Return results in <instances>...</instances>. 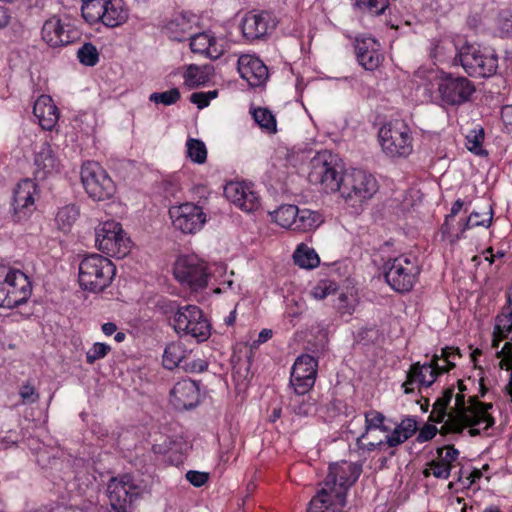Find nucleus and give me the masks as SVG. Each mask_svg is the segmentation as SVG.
Segmentation results:
<instances>
[{"label":"nucleus","mask_w":512,"mask_h":512,"mask_svg":"<svg viewBox=\"0 0 512 512\" xmlns=\"http://www.w3.org/2000/svg\"><path fill=\"white\" fill-rule=\"evenodd\" d=\"M34 164L37 167L35 173L40 179H44L48 175L58 171L59 161L49 143L43 142L36 149Z\"/></svg>","instance_id":"nucleus-30"},{"label":"nucleus","mask_w":512,"mask_h":512,"mask_svg":"<svg viewBox=\"0 0 512 512\" xmlns=\"http://www.w3.org/2000/svg\"><path fill=\"white\" fill-rule=\"evenodd\" d=\"M459 59L465 72L471 77H490L498 68V57L494 54L485 53L480 47L465 44L455 58Z\"/></svg>","instance_id":"nucleus-11"},{"label":"nucleus","mask_w":512,"mask_h":512,"mask_svg":"<svg viewBox=\"0 0 512 512\" xmlns=\"http://www.w3.org/2000/svg\"><path fill=\"white\" fill-rule=\"evenodd\" d=\"M430 468L434 477L439 479H448L452 466L444 463L439 459L438 461H432L430 463Z\"/></svg>","instance_id":"nucleus-50"},{"label":"nucleus","mask_w":512,"mask_h":512,"mask_svg":"<svg viewBox=\"0 0 512 512\" xmlns=\"http://www.w3.org/2000/svg\"><path fill=\"white\" fill-rule=\"evenodd\" d=\"M9 289L7 279L5 277L2 282L0 281V307L12 309L15 308L16 300L12 302V296L10 295Z\"/></svg>","instance_id":"nucleus-52"},{"label":"nucleus","mask_w":512,"mask_h":512,"mask_svg":"<svg viewBox=\"0 0 512 512\" xmlns=\"http://www.w3.org/2000/svg\"><path fill=\"white\" fill-rule=\"evenodd\" d=\"M190 101L196 104L199 109H203L209 105V97L203 92L193 93L190 97Z\"/></svg>","instance_id":"nucleus-61"},{"label":"nucleus","mask_w":512,"mask_h":512,"mask_svg":"<svg viewBox=\"0 0 512 512\" xmlns=\"http://www.w3.org/2000/svg\"><path fill=\"white\" fill-rule=\"evenodd\" d=\"M238 72L251 87L264 85L269 77L268 68L258 57L245 54L238 59Z\"/></svg>","instance_id":"nucleus-23"},{"label":"nucleus","mask_w":512,"mask_h":512,"mask_svg":"<svg viewBox=\"0 0 512 512\" xmlns=\"http://www.w3.org/2000/svg\"><path fill=\"white\" fill-rule=\"evenodd\" d=\"M33 114L44 130L51 131L59 120V110L49 95H41L33 106Z\"/></svg>","instance_id":"nucleus-28"},{"label":"nucleus","mask_w":512,"mask_h":512,"mask_svg":"<svg viewBox=\"0 0 512 512\" xmlns=\"http://www.w3.org/2000/svg\"><path fill=\"white\" fill-rule=\"evenodd\" d=\"M324 222L321 213L311 209L299 208V213L295 219L293 231L308 232L315 230Z\"/></svg>","instance_id":"nucleus-32"},{"label":"nucleus","mask_w":512,"mask_h":512,"mask_svg":"<svg viewBox=\"0 0 512 512\" xmlns=\"http://www.w3.org/2000/svg\"><path fill=\"white\" fill-rule=\"evenodd\" d=\"M185 477L193 486L201 487L208 481L209 474L206 472L190 470L186 473Z\"/></svg>","instance_id":"nucleus-54"},{"label":"nucleus","mask_w":512,"mask_h":512,"mask_svg":"<svg viewBox=\"0 0 512 512\" xmlns=\"http://www.w3.org/2000/svg\"><path fill=\"white\" fill-rule=\"evenodd\" d=\"M170 402L180 411L196 407L200 402L199 385L191 379L178 381L170 392Z\"/></svg>","instance_id":"nucleus-22"},{"label":"nucleus","mask_w":512,"mask_h":512,"mask_svg":"<svg viewBox=\"0 0 512 512\" xmlns=\"http://www.w3.org/2000/svg\"><path fill=\"white\" fill-rule=\"evenodd\" d=\"M95 242L99 250L111 257L123 258L130 250L129 239L115 221L104 222L95 229Z\"/></svg>","instance_id":"nucleus-14"},{"label":"nucleus","mask_w":512,"mask_h":512,"mask_svg":"<svg viewBox=\"0 0 512 512\" xmlns=\"http://www.w3.org/2000/svg\"><path fill=\"white\" fill-rule=\"evenodd\" d=\"M406 440L403 438V432L396 426L393 432L386 436L384 443L389 447H397Z\"/></svg>","instance_id":"nucleus-58"},{"label":"nucleus","mask_w":512,"mask_h":512,"mask_svg":"<svg viewBox=\"0 0 512 512\" xmlns=\"http://www.w3.org/2000/svg\"><path fill=\"white\" fill-rule=\"evenodd\" d=\"M340 195L348 206L361 208L378 191L376 178L361 169L344 172Z\"/></svg>","instance_id":"nucleus-4"},{"label":"nucleus","mask_w":512,"mask_h":512,"mask_svg":"<svg viewBox=\"0 0 512 512\" xmlns=\"http://www.w3.org/2000/svg\"><path fill=\"white\" fill-rule=\"evenodd\" d=\"M493 219V211L491 206L488 207V211L481 214L479 212H472L467 220L463 223L462 228L460 229L461 234H463L467 229L484 226L489 227L492 223Z\"/></svg>","instance_id":"nucleus-39"},{"label":"nucleus","mask_w":512,"mask_h":512,"mask_svg":"<svg viewBox=\"0 0 512 512\" xmlns=\"http://www.w3.org/2000/svg\"><path fill=\"white\" fill-rule=\"evenodd\" d=\"M225 197L245 212L259 207V198L249 186L240 182H230L224 187Z\"/></svg>","instance_id":"nucleus-26"},{"label":"nucleus","mask_w":512,"mask_h":512,"mask_svg":"<svg viewBox=\"0 0 512 512\" xmlns=\"http://www.w3.org/2000/svg\"><path fill=\"white\" fill-rule=\"evenodd\" d=\"M437 433V428L434 425L426 424L424 425L418 435H417V441L420 443L427 442L431 440Z\"/></svg>","instance_id":"nucleus-59"},{"label":"nucleus","mask_w":512,"mask_h":512,"mask_svg":"<svg viewBox=\"0 0 512 512\" xmlns=\"http://www.w3.org/2000/svg\"><path fill=\"white\" fill-rule=\"evenodd\" d=\"M198 74L199 68L195 65H190L184 75L185 84L190 87H196L201 84Z\"/></svg>","instance_id":"nucleus-56"},{"label":"nucleus","mask_w":512,"mask_h":512,"mask_svg":"<svg viewBox=\"0 0 512 512\" xmlns=\"http://www.w3.org/2000/svg\"><path fill=\"white\" fill-rule=\"evenodd\" d=\"M189 354L190 351L186 348L185 344L180 341L171 342L164 350L163 365L165 368L172 370L181 365Z\"/></svg>","instance_id":"nucleus-31"},{"label":"nucleus","mask_w":512,"mask_h":512,"mask_svg":"<svg viewBox=\"0 0 512 512\" xmlns=\"http://www.w3.org/2000/svg\"><path fill=\"white\" fill-rule=\"evenodd\" d=\"M115 272V265L108 258L92 254L79 264V284L84 290L99 293L111 284Z\"/></svg>","instance_id":"nucleus-3"},{"label":"nucleus","mask_w":512,"mask_h":512,"mask_svg":"<svg viewBox=\"0 0 512 512\" xmlns=\"http://www.w3.org/2000/svg\"><path fill=\"white\" fill-rule=\"evenodd\" d=\"M117 331V326L113 322H107L102 325V332L106 336H110Z\"/></svg>","instance_id":"nucleus-63"},{"label":"nucleus","mask_w":512,"mask_h":512,"mask_svg":"<svg viewBox=\"0 0 512 512\" xmlns=\"http://www.w3.org/2000/svg\"><path fill=\"white\" fill-rule=\"evenodd\" d=\"M175 278L192 291L203 290L208 285L209 273L206 263L196 255H182L173 266Z\"/></svg>","instance_id":"nucleus-13"},{"label":"nucleus","mask_w":512,"mask_h":512,"mask_svg":"<svg viewBox=\"0 0 512 512\" xmlns=\"http://www.w3.org/2000/svg\"><path fill=\"white\" fill-rule=\"evenodd\" d=\"M224 53V47L222 44L218 43V40L211 36L210 47H208L206 52V57L216 60L220 58V56Z\"/></svg>","instance_id":"nucleus-57"},{"label":"nucleus","mask_w":512,"mask_h":512,"mask_svg":"<svg viewBox=\"0 0 512 512\" xmlns=\"http://www.w3.org/2000/svg\"><path fill=\"white\" fill-rule=\"evenodd\" d=\"M173 227L184 234H194L202 229L206 214L194 203L186 202L169 208Z\"/></svg>","instance_id":"nucleus-16"},{"label":"nucleus","mask_w":512,"mask_h":512,"mask_svg":"<svg viewBox=\"0 0 512 512\" xmlns=\"http://www.w3.org/2000/svg\"><path fill=\"white\" fill-rule=\"evenodd\" d=\"M335 307L340 314L351 315L355 308L354 299L342 293L339 295Z\"/></svg>","instance_id":"nucleus-49"},{"label":"nucleus","mask_w":512,"mask_h":512,"mask_svg":"<svg viewBox=\"0 0 512 512\" xmlns=\"http://www.w3.org/2000/svg\"><path fill=\"white\" fill-rule=\"evenodd\" d=\"M440 351L441 353L438 354L439 360L443 359L446 363V366H441L440 371L443 373L449 372L456 366L455 360L461 357V353L458 348L453 347H444Z\"/></svg>","instance_id":"nucleus-46"},{"label":"nucleus","mask_w":512,"mask_h":512,"mask_svg":"<svg viewBox=\"0 0 512 512\" xmlns=\"http://www.w3.org/2000/svg\"><path fill=\"white\" fill-rule=\"evenodd\" d=\"M310 167L308 180L311 184L320 185L327 193H340L344 173L335 155L328 151L319 152L311 159Z\"/></svg>","instance_id":"nucleus-7"},{"label":"nucleus","mask_w":512,"mask_h":512,"mask_svg":"<svg viewBox=\"0 0 512 512\" xmlns=\"http://www.w3.org/2000/svg\"><path fill=\"white\" fill-rule=\"evenodd\" d=\"M81 11L86 22H101L109 28L121 26L129 18L123 0H82Z\"/></svg>","instance_id":"nucleus-6"},{"label":"nucleus","mask_w":512,"mask_h":512,"mask_svg":"<svg viewBox=\"0 0 512 512\" xmlns=\"http://www.w3.org/2000/svg\"><path fill=\"white\" fill-rule=\"evenodd\" d=\"M357 6L372 15H381L389 6V0H357Z\"/></svg>","instance_id":"nucleus-47"},{"label":"nucleus","mask_w":512,"mask_h":512,"mask_svg":"<svg viewBox=\"0 0 512 512\" xmlns=\"http://www.w3.org/2000/svg\"><path fill=\"white\" fill-rule=\"evenodd\" d=\"M174 329L195 338L198 342L207 340L211 326L203 311L196 305H185L177 309L173 317Z\"/></svg>","instance_id":"nucleus-9"},{"label":"nucleus","mask_w":512,"mask_h":512,"mask_svg":"<svg viewBox=\"0 0 512 512\" xmlns=\"http://www.w3.org/2000/svg\"><path fill=\"white\" fill-rule=\"evenodd\" d=\"M317 360L308 354H302L294 362L290 383L297 395H305L313 387L317 375Z\"/></svg>","instance_id":"nucleus-17"},{"label":"nucleus","mask_w":512,"mask_h":512,"mask_svg":"<svg viewBox=\"0 0 512 512\" xmlns=\"http://www.w3.org/2000/svg\"><path fill=\"white\" fill-rule=\"evenodd\" d=\"M484 141V129L478 127L469 132L466 136V147L467 149L478 156L487 155V151L482 148Z\"/></svg>","instance_id":"nucleus-40"},{"label":"nucleus","mask_w":512,"mask_h":512,"mask_svg":"<svg viewBox=\"0 0 512 512\" xmlns=\"http://www.w3.org/2000/svg\"><path fill=\"white\" fill-rule=\"evenodd\" d=\"M190 39V48L193 53H199L206 56L208 47H210L211 35L206 32L192 33Z\"/></svg>","instance_id":"nucleus-43"},{"label":"nucleus","mask_w":512,"mask_h":512,"mask_svg":"<svg viewBox=\"0 0 512 512\" xmlns=\"http://www.w3.org/2000/svg\"><path fill=\"white\" fill-rule=\"evenodd\" d=\"M438 354L435 353L429 363L420 364L419 362L411 365L407 373V379L402 384L404 393L409 394L414 391L412 385L418 382L420 385L430 387L437 379V376L442 374L440 371Z\"/></svg>","instance_id":"nucleus-19"},{"label":"nucleus","mask_w":512,"mask_h":512,"mask_svg":"<svg viewBox=\"0 0 512 512\" xmlns=\"http://www.w3.org/2000/svg\"><path fill=\"white\" fill-rule=\"evenodd\" d=\"M236 288V285L232 279H226L223 282H221L220 286L214 289V293L220 294L227 292L228 290L234 291Z\"/></svg>","instance_id":"nucleus-62"},{"label":"nucleus","mask_w":512,"mask_h":512,"mask_svg":"<svg viewBox=\"0 0 512 512\" xmlns=\"http://www.w3.org/2000/svg\"><path fill=\"white\" fill-rule=\"evenodd\" d=\"M141 494V488L134 481L133 476L124 474L120 478H112L107 486V495L110 506L128 508V506Z\"/></svg>","instance_id":"nucleus-18"},{"label":"nucleus","mask_w":512,"mask_h":512,"mask_svg":"<svg viewBox=\"0 0 512 512\" xmlns=\"http://www.w3.org/2000/svg\"><path fill=\"white\" fill-rule=\"evenodd\" d=\"M275 26L274 17L266 11L260 13L249 12L241 21L243 37L248 41L264 38Z\"/></svg>","instance_id":"nucleus-21"},{"label":"nucleus","mask_w":512,"mask_h":512,"mask_svg":"<svg viewBox=\"0 0 512 512\" xmlns=\"http://www.w3.org/2000/svg\"><path fill=\"white\" fill-rule=\"evenodd\" d=\"M19 394L23 403H34L39 398V395L36 393L35 388L30 384L22 385Z\"/></svg>","instance_id":"nucleus-55"},{"label":"nucleus","mask_w":512,"mask_h":512,"mask_svg":"<svg viewBox=\"0 0 512 512\" xmlns=\"http://www.w3.org/2000/svg\"><path fill=\"white\" fill-rule=\"evenodd\" d=\"M251 114L262 130L269 134L277 132L276 118L269 109L263 107L254 108L251 110Z\"/></svg>","instance_id":"nucleus-36"},{"label":"nucleus","mask_w":512,"mask_h":512,"mask_svg":"<svg viewBox=\"0 0 512 512\" xmlns=\"http://www.w3.org/2000/svg\"><path fill=\"white\" fill-rule=\"evenodd\" d=\"M397 427L403 432V438L409 439L417 430V422L414 418L407 417Z\"/></svg>","instance_id":"nucleus-53"},{"label":"nucleus","mask_w":512,"mask_h":512,"mask_svg":"<svg viewBox=\"0 0 512 512\" xmlns=\"http://www.w3.org/2000/svg\"><path fill=\"white\" fill-rule=\"evenodd\" d=\"M475 90V85L464 76L441 72L437 77V93L443 105L460 106L470 100Z\"/></svg>","instance_id":"nucleus-12"},{"label":"nucleus","mask_w":512,"mask_h":512,"mask_svg":"<svg viewBox=\"0 0 512 512\" xmlns=\"http://www.w3.org/2000/svg\"><path fill=\"white\" fill-rule=\"evenodd\" d=\"M382 150L390 157H407L411 154L413 138L408 124L395 119L383 125L379 130Z\"/></svg>","instance_id":"nucleus-8"},{"label":"nucleus","mask_w":512,"mask_h":512,"mask_svg":"<svg viewBox=\"0 0 512 512\" xmlns=\"http://www.w3.org/2000/svg\"><path fill=\"white\" fill-rule=\"evenodd\" d=\"M111 350L108 344L96 342L93 344L91 349L86 353V361L89 364H93L97 360L104 358Z\"/></svg>","instance_id":"nucleus-48"},{"label":"nucleus","mask_w":512,"mask_h":512,"mask_svg":"<svg viewBox=\"0 0 512 512\" xmlns=\"http://www.w3.org/2000/svg\"><path fill=\"white\" fill-rule=\"evenodd\" d=\"M383 272L387 284L394 291L404 294L413 289L418 281L421 268L415 257L400 255L389 258L384 263Z\"/></svg>","instance_id":"nucleus-5"},{"label":"nucleus","mask_w":512,"mask_h":512,"mask_svg":"<svg viewBox=\"0 0 512 512\" xmlns=\"http://www.w3.org/2000/svg\"><path fill=\"white\" fill-rule=\"evenodd\" d=\"M493 335V346L496 348L499 342L509 335H511L510 340L512 341V294L508 297V307L504 308L502 313L496 317ZM499 354L508 368H512V343L506 342Z\"/></svg>","instance_id":"nucleus-20"},{"label":"nucleus","mask_w":512,"mask_h":512,"mask_svg":"<svg viewBox=\"0 0 512 512\" xmlns=\"http://www.w3.org/2000/svg\"><path fill=\"white\" fill-rule=\"evenodd\" d=\"M77 58L82 65L93 67L99 61V52L94 44L86 42L78 49Z\"/></svg>","instance_id":"nucleus-42"},{"label":"nucleus","mask_w":512,"mask_h":512,"mask_svg":"<svg viewBox=\"0 0 512 512\" xmlns=\"http://www.w3.org/2000/svg\"><path fill=\"white\" fill-rule=\"evenodd\" d=\"M187 155L191 161L203 164L207 159V149L203 141L189 138L186 143Z\"/></svg>","instance_id":"nucleus-41"},{"label":"nucleus","mask_w":512,"mask_h":512,"mask_svg":"<svg viewBox=\"0 0 512 512\" xmlns=\"http://www.w3.org/2000/svg\"><path fill=\"white\" fill-rule=\"evenodd\" d=\"M78 216L79 210L75 205H66L58 210L55 220L58 228L67 232L71 229Z\"/></svg>","instance_id":"nucleus-38"},{"label":"nucleus","mask_w":512,"mask_h":512,"mask_svg":"<svg viewBox=\"0 0 512 512\" xmlns=\"http://www.w3.org/2000/svg\"><path fill=\"white\" fill-rule=\"evenodd\" d=\"M354 46L357 61L364 69L374 71L380 66L384 57L380 44L374 38L356 37Z\"/></svg>","instance_id":"nucleus-25"},{"label":"nucleus","mask_w":512,"mask_h":512,"mask_svg":"<svg viewBox=\"0 0 512 512\" xmlns=\"http://www.w3.org/2000/svg\"><path fill=\"white\" fill-rule=\"evenodd\" d=\"M7 285L15 307L24 304L31 295L32 288L28 277L20 270H10L6 274Z\"/></svg>","instance_id":"nucleus-29"},{"label":"nucleus","mask_w":512,"mask_h":512,"mask_svg":"<svg viewBox=\"0 0 512 512\" xmlns=\"http://www.w3.org/2000/svg\"><path fill=\"white\" fill-rule=\"evenodd\" d=\"M313 410V403L310 401L302 400L293 405V411L299 416H308Z\"/></svg>","instance_id":"nucleus-60"},{"label":"nucleus","mask_w":512,"mask_h":512,"mask_svg":"<svg viewBox=\"0 0 512 512\" xmlns=\"http://www.w3.org/2000/svg\"><path fill=\"white\" fill-rule=\"evenodd\" d=\"M362 472V467L356 463H334L329 466V472L325 478V488H322L310 501L309 511H315L328 503L329 496L334 494L337 504L341 507L347 504V490L357 481Z\"/></svg>","instance_id":"nucleus-1"},{"label":"nucleus","mask_w":512,"mask_h":512,"mask_svg":"<svg viewBox=\"0 0 512 512\" xmlns=\"http://www.w3.org/2000/svg\"><path fill=\"white\" fill-rule=\"evenodd\" d=\"M437 454L441 461L452 466V463L456 461L459 456V451L453 445H448L444 448H439Z\"/></svg>","instance_id":"nucleus-51"},{"label":"nucleus","mask_w":512,"mask_h":512,"mask_svg":"<svg viewBox=\"0 0 512 512\" xmlns=\"http://www.w3.org/2000/svg\"><path fill=\"white\" fill-rule=\"evenodd\" d=\"M338 289L337 283L329 280H320L311 290V295L317 300H323L327 296L334 294Z\"/></svg>","instance_id":"nucleus-44"},{"label":"nucleus","mask_w":512,"mask_h":512,"mask_svg":"<svg viewBox=\"0 0 512 512\" xmlns=\"http://www.w3.org/2000/svg\"><path fill=\"white\" fill-rule=\"evenodd\" d=\"M466 405L463 393L455 395V409L457 417L445 422L441 428L443 434L457 433L460 434L464 430V426H478L485 424L484 429L487 430L495 424L493 416L488 412L492 409L491 403H484L478 400L476 396H472Z\"/></svg>","instance_id":"nucleus-2"},{"label":"nucleus","mask_w":512,"mask_h":512,"mask_svg":"<svg viewBox=\"0 0 512 512\" xmlns=\"http://www.w3.org/2000/svg\"><path fill=\"white\" fill-rule=\"evenodd\" d=\"M501 114L504 120H507L509 123H512V106L503 107Z\"/></svg>","instance_id":"nucleus-64"},{"label":"nucleus","mask_w":512,"mask_h":512,"mask_svg":"<svg viewBox=\"0 0 512 512\" xmlns=\"http://www.w3.org/2000/svg\"><path fill=\"white\" fill-rule=\"evenodd\" d=\"M81 181L88 196L95 201L108 200L115 194L113 180L96 162L88 161L82 165Z\"/></svg>","instance_id":"nucleus-10"},{"label":"nucleus","mask_w":512,"mask_h":512,"mask_svg":"<svg viewBox=\"0 0 512 512\" xmlns=\"http://www.w3.org/2000/svg\"><path fill=\"white\" fill-rule=\"evenodd\" d=\"M293 259L296 265L306 269L315 268L320 263L319 256L315 250L303 243L296 248Z\"/></svg>","instance_id":"nucleus-35"},{"label":"nucleus","mask_w":512,"mask_h":512,"mask_svg":"<svg viewBox=\"0 0 512 512\" xmlns=\"http://www.w3.org/2000/svg\"><path fill=\"white\" fill-rule=\"evenodd\" d=\"M453 397H454V387L453 386H450L443 391L442 396L439 397L433 405V411L430 415V419L432 421L441 423L444 421V419L446 417L449 418L448 420L452 419V415L447 413V408H448Z\"/></svg>","instance_id":"nucleus-33"},{"label":"nucleus","mask_w":512,"mask_h":512,"mask_svg":"<svg viewBox=\"0 0 512 512\" xmlns=\"http://www.w3.org/2000/svg\"><path fill=\"white\" fill-rule=\"evenodd\" d=\"M41 36L48 46L57 48L75 42L80 33L68 18L61 19L54 15L44 22Z\"/></svg>","instance_id":"nucleus-15"},{"label":"nucleus","mask_w":512,"mask_h":512,"mask_svg":"<svg viewBox=\"0 0 512 512\" xmlns=\"http://www.w3.org/2000/svg\"><path fill=\"white\" fill-rule=\"evenodd\" d=\"M385 416L374 410L367 411L365 413V428L361 435L356 438V443L358 447H361V440L365 438L371 429H380L382 431H388V428L383 425Z\"/></svg>","instance_id":"nucleus-37"},{"label":"nucleus","mask_w":512,"mask_h":512,"mask_svg":"<svg viewBox=\"0 0 512 512\" xmlns=\"http://www.w3.org/2000/svg\"><path fill=\"white\" fill-rule=\"evenodd\" d=\"M149 99L155 104H163L169 106L176 103L180 99V92L177 88H172L164 92H154L150 95Z\"/></svg>","instance_id":"nucleus-45"},{"label":"nucleus","mask_w":512,"mask_h":512,"mask_svg":"<svg viewBox=\"0 0 512 512\" xmlns=\"http://www.w3.org/2000/svg\"><path fill=\"white\" fill-rule=\"evenodd\" d=\"M36 184L30 179L22 180L14 190L13 209L17 221L26 218L33 210Z\"/></svg>","instance_id":"nucleus-27"},{"label":"nucleus","mask_w":512,"mask_h":512,"mask_svg":"<svg viewBox=\"0 0 512 512\" xmlns=\"http://www.w3.org/2000/svg\"><path fill=\"white\" fill-rule=\"evenodd\" d=\"M197 18L189 12L174 13L163 25V32L174 41H184L195 31Z\"/></svg>","instance_id":"nucleus-24"},{"label":"nucleus","mask_w":512,"mask_h":512,"mask_svg":"<svg viewBox=\"0 0 512 512\" xmlns=\"http://www.w3.org/2000/svg\"><path fill=\"white\" fill-rule=\"evenodd\" d=\"M299 213V207L286 204L280 206L277 210L270 213L274 222L279 226L293 230L294 222Z\"/></svg>","instance_id":"nucleus-34"}]
</instances>
